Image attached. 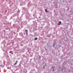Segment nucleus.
I'll use <instances>...</instances> for the list:
<instances>
[{"instance_id":"obj_1","label":"nucleus","mask_w":73,"mask_h":73,"mask_svg":"<svg viewBox=\"0 0 73 73\" xmlns=\"http://www.w3.org/2000/svg\"><path fill=\"white\" fill-rule=\"evenodd\" d=\"M17 61L16 60V62L15 63V64H14V65H16V64H17Z\"/></svg>"},{"instance_id":"obj_2","label":"nucleus","mask_w":73,"mask_h":73,"mask_svg":"<svg viewBox=\"0 0 73 73\" xmlns=\"http://www.w3.org/2000/svg\"><path fill=\"white\" fill-rule=\"evenodd\" d=\"M59 23L58 24V25H61V22L59 21Z\"/></svg>"},{"instance_id":"obj_3","label":"nucleus","mask_w":73,"mask_h":73,"mask_svg":"<svg viewBox=\"0 0 73 73\" xmlns=\"http://www.w3.org/2000/svg\"><path fill=\"white\" fill-rule=\"evenodd\" d=\"M25 32L27 34V35H28V31H27V30H25Z\"/></svg>"},{"instance_id":"obj_4","label":"nucleus","mask_w":73,"mask_h":73,"mask_svg":"<svg viewBox=\"0 0 73 73\" xmlns=\"http://www.w3.org/2000/svg\"><path fill=\"white\" fill-rule=\"evenodd\" d=\"M47 9H45V11L46 12H49V11H48L47 10Z\"/></svg>"},{"instance_id":"obj_5","label":"nucleus","mask_w":73,"mask_h":73,"mask_svg":"<svg viewBox=\"0 0 73 73\" xmlns=\"http://www.w3.org/2000/svg\"><path fill=\"white\" fill-rule=\"evenodd\" d=\"M55 45V43H53V47H55V46H54V45Z\"/></svg>"},{"instance_id":"obj_6","label":"nucleus","mask_w":73,"mask_h":73,"mask_svg":"<svg viewBox=\"0 0 73 73\" xmlns=\"http://www.w3.org/2000/svg\"><path fill=\"white\" fill-rule=\"evenodd\" d=\"M38 38H35V40H37Z\"/></svg>"},{"instance_id":"obj_7","label":"nucleus","mask_w":73,"mask_h":73,"mask_svg":"<svg viewBox=\"0 0 73 73\" xmlns=\"http://www.w3.org/2000/svg\"><path fill=\"white\" fill-rule=\"evenodd\" d=\"M52 68H55V66H54V67H53Z\"/></svg>"},{"instance_id":"obj_8","label":"nucleus","mask_w":73,"mask_h":73,"mask_svg":"<svg viewBox=\"0 0 73 73\" xmlns=\"http://www.w3.org/2000/svg\"><path fill=\"white\" fill-rule=\"evenodd\" d=\"M53 70H54V69H53Z\"/></svg>"},{"instance_id":"obj_9","label":"nucleus","mask_w":73,"mask_h":73,"mask_svg":"<svg viewBox=\"0 0 73 73\" xmlns=\"http://www.w3.org/2000/svg\"><path fill=\"white\" fill-rule=\"evenodd\" d=\"M56 8H57V7H56Z\"/></svg>"},{"instance_id":"obj_10","label":"nucleus","mask_w":73,"mask_h":73,"mask_svg":"<svg viewBox=\"0 0 73 73\" xmlns=\"http://www.w3.org/2000/svg\"><path fill=\"white\" fill-rule=\"evenodd\" d=\"M61 71H62V70H61Z\"/></svg>"},{"instance_id":"obj_11","label":"nucleus","mask_w":73,"mask_h":73,"mask_svg":"<svg viewBox=\"0 0 73 73\" xmlns=\"http://www.w3.org/2000/svg\"><path fill=\"white\" fill-rule=\"evenodd\" d=\"M45 49L46 50V49Z\"/></svg>"}]
</instances>
